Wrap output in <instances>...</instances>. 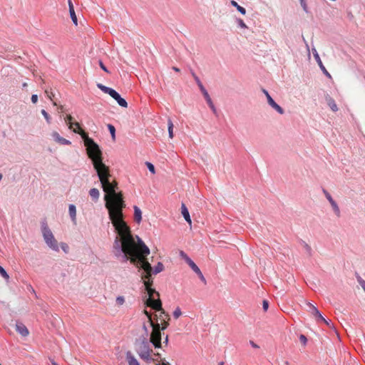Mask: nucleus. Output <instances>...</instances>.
<instances>
[{"label": "nucleus", "mask_w": 365, "mask_h": 365, "mask_svg": "<svg viewBox=\"0 0 365 365\" xmlns=\"http://www.w3.org/2000/svg\"><path fill=\"white\" fill-rule=\"evenodd\" d=\"M251 344H252V346L253 347H255V348H258V347H259L257 344H255L254 342H252V341L251 342Z\"/></svg>", "instance_id": "nucleus-53"}, {"label": "nucleus", "mask_w": 365, "mask_h": 365, "mask_svg": "<svg viewBox=\"0 0 365 365\" xmlns=\"http://www.w3.org/2000/svg\"><path fill=\"white\" fill-rule=\"evenodd\" d=\"M68 4L69 13H70V16L72 19V21L76 26H77L78 25V19H77V16L76 15L75 11H74V6H73V4L71 0H68Z\"/></svg>", "instance_id": "nucleus-14"}, {"label": "nucleus", "mask_w": 365, "mask_h": 365, "mask_svg": "<svg viewBox=\"0 0 365 365\" xmlns=\"http://www.w3.org/2000/svg\"><path fill=\"white\" fill-rule=\"evenodd\" d=\"M83 140L86 153L91 160L96 173L103 170L109 167L103 162V153L99 145L84 130L78 131Z\"/></svg>", "instance_id": "nucleus-3"}, {"label": "nucleus", "mask_w": 365, "mask_h": 365, "mask_svg": "<svg viewBox=\"0 0 365 365\" xmlns=\"http://www.w3.org/2000/svg\"><path fill=\"white\" fill-rule=\"evenodd\" d=\"M301 6H302L303 9H304L306 12H307V11H307V4H306L305 1L301 3Z\"/></svg>", "instance_id": "nucleus-48"}, {"label": "nucleus", "mask_w": 365, "mask_h": 365, "mask_svg": "<svg viewBox=\"0 0 365 365\" xmlns=\"http://www.w3.org/2000/svg\"><path fill=\"white\" fill-rule=\"evenodd\" d=\"M230 4L232 6H235L242 14L245 15L246 14V9L244 7L240 6L235 1L232 0Z\"/></svg>", "instance_id": "nucleus-22"}, {"label": "nucleus", "mask_w": 365, "mask_h": 365, "mask_svg": "<svg viewBox=\"0 0 365 365\" xmlns=\"http://www.w3.org/2000/svg\"><path fill=\"white\" fill-rule=\"evenodd\" d=\"M206 101L208 103L210 108L212 110V111L214 113H215L216 112V109H215V106H214V104H213L210 97L209 98L206 99Z\"/></svg>", "instance_id": "nucleus-38"}, {"label": "nucleus", "mask_w": 365, "mask_h": 365, "mask_svg": "<svg viewBox=\"0 0 365 365\" xmlns=\"http://www.w3.org/2000/svg\"><path fill=\"white\" fill-rule=\"evenodd\" d=\"M143 313H144V314L146 315V317H148V322H149V323H150V325H151V323H155V322H154V319H153V317H152V314H151L150 312H148L147 310L144 309V310H143Z\"/></svg>", "instance_id": "nucleus-31"}, {"label": "nucleus", "mask_w": 365, "mask_h": 365, "mask_svg": "<svg viewBox=\"0 0 365 365\" xmlns=\"http://www.w3.org/2000/svg\"><path fill=\"white\" fill-rule=\"evenodd\" d=\"M182 315V312L179 307H177L173 312V317L178 319Z\"/></svg>", "instance_id": "nucleus-34"}, {"label": "nucleus", "mask_w": 365, "mask_h": 365, "mask_svg": "<svg viewBox=\"0 0 365 365\" xmlns=\"http://www.w3.org/2000/svg\"><path fill=\"white\" fill-rule=\"evenodd\" d=\"M31 101L33 103H36L38 101V96L36 94L31 96Z\"/></svg>", "instance_id": "nucleus-45"}, {"label": "nucleus", "mask_w": 365, "mask_h": 365, "mask_svg": "<svg viewBox=\"0 0 365 365\" xmlns=\"http://www.w3.org/2000/svg\"><path fill=\"white\" fill-rule=\"evenodd\" d=\"M195 272L198 275V277L201 279V281H202L205 284L206 283L205 278L204 277L200 269L198 268L196 271H195Z\"/></svg>", "instance_id": "nucleus-35"}, {"label": "nucleus", "mask_w": 365, "mask_h": 365, "mask_svg": "<svg viewBox=\"0 0 365 365\" xmlns=\"http://www.w3.org/2000/svg\"><path fill=\"white\" fill-rule=\"evenodd\" d=\"M323 192L324 193V195H325L327 199L328 200V201L329 202V203L331 202L332 201H334L331 195L326 190H324Z\"/></svg>", "instance_id": "nucleus-40"}, {"label": "nucleus", "mask_w": 365, "mask_h": 365, "mask_svg": "<svg viewBox=\"0 0 365 365\" xmlns=\"http://www.w3.org/2000/svg\"><path fill=\"white\" fill-rule=\"evenodd\" d=\"M108 128L112 135V138L114 140L115 139V128L113 125H110V124H108Z\"/></svg>", "instance_id": "nucleus-29"}, {"label": "nucleus", "mask_w": 365, "mask_h": 365, "mask_svg": "<svg viewBox=\"0 0 365 365\" xmlns=\"http://www.w3.org/2000/svg\"><path fill=\"white\" fill-rule=\"evenodd\" d=\"M163 343L165 345H168V335L165 337V340H164Z\"/></svg>", "instance_id": "nucleus-51"}, {"label": "nucleus", "mask_w": 365, "mask_h": 365, "mask_svg": "<svg viewBox=\"0 0 365 365\" xmlns=\"http://www.w3.org/2000/svg\"><path fill=\"white\" fill-rule=\"evenodd\" d=\"M115 302H116V304H117L118 306H119V307H120V306H122V305H123V304H124V303H125V297H123V296H119V297H118L116 298Z\"/></svg>", "instance_id": "nucleus-28"}, {"label": "nucleus", "mask_w": 365, "mask_h": 365, "mask_svg": "<svg viewBox=\"0 0 365 365\" xmlns=\"http://www.w3.org/2000/svg\"><path fill=\"white\" fill-rule=\"evenodd\" d=\"M317 322H322L324 323L325 324H327L329 327L332 328L331 322L330 320L325 319L323 317H322V319H319Z\"/></svg>", "instance_id": "nucleus-33"}, {"label": "nucleus", "mask_w": 365, "mask_h": 365, "mask_svg": "<svg viewBox=\"0 0 365 365\" xmlns=\"http://www.w3.org/2000/svg\"><path fill=\"white\" fill-rule=\"evenodd\" d=\"M16 330L17 332H19L23 336H26L29 334L28 329L22 323H17L16 324Z\"/></svg>", "instance_id": "nucleus-15"}, {"label": "nucleus", "mask_w": 365, "mask_h": 365, "mask_svg": "<svg viewBox=\"0 0 365 365\" xmlns=\"http://www.w3.org/2000/svg\"><path fill=\"white\" fill-rule=\"evenodd\" d=\"M164 269V265L162 262H158L157 265L153 268L152 273L153 272L155 274L161 272Z\"/></svg>", "instance_id": "nucleus-24"}, {"label": "nucleus", "mask_w": 365, "mask_h": 365, "mask_svg": "<svg viewBox=\"0 0 365 365\" xmlns=\"http://www.w3.org/2000/svg\"><path fill=\"white\" fill-rule=\"evenodd\" d=\"M168 125L169 137L170 138H173V123L170 120H168Z\"/></svg>", "instance_id": "nucleus-27"}, {"label": "nucleus", "mask_w": 365, "mask_h": 365, "mask_svg": "<svg viewBox=\"0 0 365 365\" xmlns=\"http://www.w3.org/2000/svg\"><path fill=\"white\" fill-rule=\"evenodd\" d=\"M42 234L43 239L47 244V245L53 249V250L58 251V245L55 239L52 232L48 228L47 224L46 222H43L42 225Z\"/></svg>", "instance_id": "nucleus-4"}, {"label": "nucleus", "mask_w": 365, "mask_h": 365, "mask_svg": "<svg viewBox=\"0 0 365 365\" xmlns=\"http://www.w3.org/2000/svg\"><path fill=\"white\" fill-rule=\"evenodd\" d=\"M238 23H239V25H240V27L245 28V29L247 28L246 24H245V22L242 19H239Z\"/></svg>", "instance_id": "nucleus-47"}, {"label": "nucleus", "mask_w": 365, "mask_h": 365, "mask_svg": "<svg viewBox=\"0 0 365 365\" xmlns=\"http://www.w3.org/2000/svg\"><path fill=\"white\" fill-rule=\"evenodd\" d=\"M145 165L147 166V168H148V170L152 173H155V167L154 165L151 163H149V162H146L145 163Z\"/></svg>", "instance_id": "nucleus-39"}, {"label": "nucleus", "mask_w": 365, "mask_h": 365, "mask_svg": "<svg viewBox=\"0 0 365 365\" xmlns=\"http://www.w3.org/2000/svg\"><path fill=\"white\" fill-rule=\"evenodd\" d=\"M330 204L332 207L333 210L334 211L335 214L336 215V216L339 217L340 216V210H339V207L338 205L336 204V202L334 200L331 202H330Z\"/></svg>", "instance_id": "nucleus-26"}, {"label": "nucleus", "mask_w": 365, "mask_h": 365, "mask_svg": "<svg viewBox=\"0 0 365 365\" xmlns=\"http://www.w3.org/2000/svg\"><path fill=\"white\" fill-rule=\"evenodd\" d=\"M28 86L27 83H23V87H26Z\"/></svg>", "instance_id": "nucleus-54"}, {"label": "nucleus", "mask_w": 365, "mask_h": 365, "mask_svg": "<svg viewBox=\"0 0 365 365\" xmlns=\"http://www.w3.org/2000/svg\"><path fill=\"white\" fill-rule=\"evenodd\" d=\"M121 250L131 264L144 271L141 277L148 294L145 302L146 305L154 310L161 309L162 302L160 299V294L155 289L152 288L153 267L147 259L148 255H150V249L140 238L136 236L135 238L124 240L121 243Z\"/></svg>", "instance_id": "nucleus-1"}, {"label": "nucleus", "mask_w": 365, "mask_h": 365, "mask_svg": "<svg viewBox=\"0 0 365 365\" xmlns=\"http://www.w3.org/2000/svg\"><path fill=\"white\" fill-rule=\"evenodd\" d=\"M53 106H57L56 103L55 101L53 102Z\"/></svg>", "instance_id": "nucleus-55"}, {"label": "nucleus", "mask_w": 365, "mask_h": 365, "mask_svg": "<svg viewBox=\"0 0 365 365\" xmlns=\"http://www.w3.org/2000/svg\"><path fill=\"white\" fill-rule=\"evenodd\" d=\"M110 96L113 98H114L118 102L119 106H120L121 107H123V108L128 107V103H127L126 101L124 98H121L120 96L119 95V93L117 91H115V90L112 92V93L110 94Z\"/></svg>", "instance_id": "nucleus-12"}, {"label": "nucleus", "mask_w": 365, "mask_h": 365, "mask_svg": "<svg viewBox=\"0 0 365 365\" xmlns=\"http://www.w3.org/2000/svg\"><path fill=\"white\" fill-rule=\"evenodd\" d=\"M155 355H156V356H160V354H159V353H157V354H155Z\"/></svg>", "instance_id": "nucleus-56"}, {"label": "nucleus", "mask_w": 365, "mask_h": 365, "mask_svg": "<svg viewBox=\"0 0 365 365\" xmlns=\"http://www.w3.org/2000/svg\"><path fill=\"white\" fill-rule=\"evenodd\" d=\"M180 255L185 260V262L189 264V266L194 272L199 268L196 265V264L183 251H181Z\"/></svg>", "instance_id": "nucleus-13"}, {"label": "nucleus", "mask_w": 365, "mask_h": 365, "mask_svg": "<svg viewBox=\"0 0 365 365\" xmlns=\"http://www.w3.org/2000/svg\"><path fill=\"white\" fill-rule=\"evenodd\" d=\"M137 352L139 355V356L146 361H148L151 360V353L153 352V350L150 348L148 341L146 339H143L140 344Z\"/></svg>", "instance_id": "nucleus-6"}, {"label": "nucleus", "mask_w": 365, "mask_h": 365, "mask_svg": "<svg viewBox=\"0 0 365 365\" xmlns=\"http://www.w3.org/2000/svg\"><path fill=\"white\" fill-rule=\"evenodd\" d=\"M181 212L186 222H188L190 225H191L192 220L188 210L184 203H182L181 205Z\"/></svg>", "instance_id": "nucleus-17"}, {"label": "nucleus", "mask_w": 365, "mask_h": 365, "mask_svg": "<svg viewBox=\"0 0 365 365\" xmlns=\"http://www.w3.org/2000/svg\"><path fill=\"white\" fill-rule=\"evenodd\" d=\"M192 76L193 78L195 79V82L197 83L200 91H202L205 100L209 98L210 96L209 93H207V91H206V89L205 88V87L203 86V85L201 83L198 76L194 72H192Z\"/></svg>", "instance_id": "nucleus-10"}, {"label": "nucleus", "mask_w": 365, "mask_h": 365, "mask_svg": "<svg viewBox=\"0 0 365 365\" xmlns=\"http://www.w3.org/2000/svg\"><path fill=\"white\" fill-rule=\"evenodd\" d=\"M359 282L365 292V281L363 279H361V280H359Z\"/></svg>", "instance_id": "nucleus-49"}, {"label": "nucleus", "mask_w": 365, "mask_h": 365, "mask_svg": "<svg viewBox=\"0 0 365 365\" xmlns=\"http://www.w3.org/2000/svg\"><path fill=\"white\" fill-rule=\"evenodd\" d=\"M314 58L315 59L317 60L320 68L322 69V71H323V73L329 78H331V74L327 71V70L326 69V68L324 67V66L323 65L321 59H320V57L319 56V54L317 53H314Z\"/></svg>", "instance_id": "nucleus-16"}, {"label": "nucleus", "mask_w": 365, "mask_h": 365, "mask_svg": "<svg viewBox=\"0 0 365 365\" xmlns=\"http://www.w3.org/2000/svg\"><path fill=\"white\" fill-rule=\"evenodd\" d=\"M61 247L62 250H63L65 252H68V246L67 245V244H66V243H61Z\"/></svg>", "instance_id": "nucleus-42"}, {"label": "nucleus", "mask_w": 365, "mask_h": 365, "mask_svg": "<svg viewBox=\"0 0 365 365\" xmlns=\"http://www.w3.org/2000/svg\"><path fill=\"white\" fill-rule=\"evenodd\" d=\"M73 120V117L71 115H68L66 118V121L68 123V128L70 129L73 128V123L71 122Z\"/></svg>", "instance_id": "nucleus-36"}, {"label": "nucleus", "mask_w": 365, "mask_h": 365, "mask_svg": "<svg viewBox=\"0 0 365 365\" xmlns=\"http://www.w3.org/2000/svg\"><path fill=\"white\" fill-rule=\"evenodd\" d=\"M45 93H46L48 98L52 101L53 98L54 97L53 92H48L47 90H46Z\"/></svg>", "instance_id": "nucleus-44"}, {"label": "nucleus", "mask_w": 365, "mask_h": 365, "mask_svg": "<svg viewBox=\"0 0 365 365\" xmlns=\"http://www.w3.org/2000/svg\"><path fill=\"white\" fill-rule=\"evenodd\" d=\"M173 69L175 71H176V72H180V71L178 67H175V66H173Z\"/></svg>", "instance_id": "nucleus-52"}, {"label": "nucleus", "mask_w": 365, "mask_h": 365, "mask_svg": "<svg viewBox=\"0 0 365 365\" xmlns=\"http://www.w3.org/2000/svg\"><path fill=\"white\" fill-rule=\"evenodd\" d=\"M102 188L106 192L104 200L106 207L108 210L109 218L111 220L118 235L120 237L121 243L127 239L135 238L132 235L130 227L123 220V210L125 207L123 193L116 192L118 182L115 180L110 181L111 177L110 169L106 168L97 173Z\"/></svg>", "instance_id": "nucleus-2"}, {"label": "nucleus", "mask_w": 365, "mask_h": 365, "mask_svg": "<svg viewBox=\"0 0 365 365\" xmlns=\"http://www.w3.org/2000/svg\"><path fill=\"white\" fill-rule=\"evenodd\" d=\"M158 311L160 312V313L155 314L154 319L156 320L155 322H158L160 324L161 329L165 330L169 326L170 317L162 307L161 309H158Z\"/></svg>", "instance_id": "nucleus-7"}, {"label": "nucleus", "mask_w": 365, "mask_h": 365, "mask_svg": "<svg viewBox=\"0 0 365 365\" xmlns=\"http://www.w3.org/2000/svg\"><path fill=\"white\" fill-rule=\"evenodd\" d=\"M68 212L69 215L74 223H76V206L74 205H70L68 207Z\"/></svg>", "instance_id": "nucleus-21"}, {"label": "nucleus", "mask_w": 365, "mask_h": 365, "mask_svg": "<svg viewBox=\"0 0 365 365\" xmlns=\"http://www.w3.org/2000/svg\"><path fill=\"white\" fill-rule=\"evenodd\" d=\"M126 360L128 361V365H140L138 360L135 358V356L131 354L130 351H128L126 353Z\"/></svg>", "instance_id": "nucleus-19"}, {"label": "nucleus", "mask_w": 365, "mask_h": 365, "mask_svg": "<svg viewBox=\"0 0 365 365\" xmlns=\"http://www.w3.org/2000/svg\"><path fill=\"white\" fill-rule=\"evenodd\" d=\"M307 305L308 307L307 311L314 317L316 321L319 319H322V314L315 306L310 302H307Z\"/></svg>", "instance_id": "nucleus-9"}, {"label": "nucleus", "mask_w": 365, "mask_h": 365, "mask_svg": "<svg viewBox=\"0 0 365 365\" xmlns=\"http://www.w3.org/2000/svg\"><path fill=\"white\" fill-rule=\"evenodd\" d=\"M51 136L52 138H53V140L59 143V144H61V145H71V142L68 140H66V138L61 137L58 133H57L56 131H53L52 133H51Z\"/></svg>", "instance_id": "nucleus-11"}, {"label": "nucleus", "mask_w": 365, "mask_h": 365, "mask_svg": "<svg viewBox=\"0 0 365 365\" xmlns=\"http://www.w3.org/2000/svg\"><path fill=\"white\" fill-rule=\"evenodd\" d=\"M73 125H75L76 128L73 129V131L76 133H78L80 135V133L78 132V131H81V130H83L81 127H80V124L78 123V122H76L74 123H73Z\"/></svg>", "instance_id": "nucleus-37"}, {"label": "nucleus", "mask_w": 365, "mask_h": 365, "mask_svg": "<svg viewBox=\"0 0 365 365\" xmlns=\"http://www.w3.org/2000/svg\"><path fill=\"white\" fill-rule=\"evenodd\" d=\"M133 209H134V220L138 224H140L142 220V212H141L140 209L136 205H135L133 207Z\"/></svg>", "instance_id": "nucleus-18"}, {"label": "nucleus", "mask_w": 365, "mask_h": 365, "mask_svg": "<svg viewBox=\"0 0 365 365\" xmlns=\"http://www.w3.org/2000/svg\"><path fill=\"white\" fill-rule=\"evenodd\" d=\"M98 87L102 91H103L104 93H108L110 96V94L112 93V92L114 91V89L111 88H108L106 86H103L102 84H98Z\"/></svg>", "instance_id": "nucleus-25"}, {"label": "nucleus", "mask_w": 365, "mask_h": 365, "mask_svg": "<svg viewBox=\"0 0 365 365\" xmlns=\"http://www.w3.org/2000/svg\"><path fill=\"white\" fill-rule=\"evenodd\" d=\"M41 114L43 115V117L45 118L46 122L49 124L51 123V117L50 115H48V113L45 110H41Z\"/></svg>", "instance_id": "nucleus-32"}, {"label": "nucleus", "mask_w": 365, "mask_h": 365, "mask_svg": "<svg viewBox=\"0 0 365 365\" xmlns=\"http://www.w3.org/2000/svg\"><path fill=\"white\" fill-rule=\"evenodd\" d=\"M219 365H223V362H221Z\"/></svg>", "instance_id": "nucleus-59"}, {"label": "nucleus", "mask_w": 365, "mask_h": 365, "mask_svg": "<svg viewBox=\"0 0 365 365\" xmlns=\"http://www.w3.org/2000/svg\"><path fill=\"white\" fill-rule=\"evenodd\" d=\"M152 331L150 336V341L155 348H160L162 346V334L163 331L158 322L151 323Z\"/></svg>", "instance_id": "nucleus-5"}, {"label": "nucleus", "mask_w": 365, "mask_h": 365, "mask_svg": "<svg viewBox=\"0 0 365 365\" xmlns=\"http://www.w3.org/2000/svg\"><path fill=\"white\" fill-rule=\"evenodd\" d=\"M99 66L104 71L108 73V71L101 61H99Z\"/></svg>", "instance_id": "nucleus-46"}, {"label": "nucleus", "mask_w": 365, "mask_h": 365, "mask_svg": "<svg viewBox=\"0 0 365 365\" xmlns=\"http://www.w3.org/2000/svg\"><path fill=\"white\" fill-rule=\"evenodd\" d=\"M262 307H263V309L264 311H267L268 309V307H269V303L267 300H264L263 301V303H262Z\"/></svg>", "instance_id": "nucleus-43"}, {"label": "nucleus", "mask_w": 365, "mask_h": 365, "mask_svg": "<svg viewBox=\"0 0 365 365\" xmlns=\"http://www.w3.org/2000/svg\"><path fill=\"white\" fill-rule=\"evenodd\" d=\"M169 365V363L168 361H166L165 359H162L160 360V361L159 362V364H158L157 365Z\"/></svg>", "instance_id": "nucleus-50"}, {"label": "nucleus", "mask_w": 365, "mask_h": 365, "mask_svg": "<svg viewBox=\"0 0 365 365\" xmlns=\"http://www.w3.org/2000/svg\"><path fill=\"white\" fill-rule=\"evenodd\" d=\"M299 341H300V342H301L303 345H304V346H305V345H306V344H307V337H306L304 335L301 334V335L299 336Z\"/></svg>", "instance_id": "nucleus-41"}, {"label": "nucleus", "mask_w": 365, "mask_h": 365, "mask_svg": "<svg viewBox=\"0 0 365 365\" xmlns=\"http://www.w3.org/2000/svg\"><path fill=\"white\" fill-rule=\"evenodd\" d=\"M262 91L267 97L269 105L274 110H276L279 114H283L284 110L281 106H279L277 103H275V101L272 99L269 93L265 89H263Z\"/></svg>", "instance_id": "nucleus-8"}, {"label": "nucleus", "mask_w": 365, "mask_h": 365, "mask_svg": "<svg viewBox=\"0 0 365 365\" xmlns=\"http://www.w3.org/2000/svg\"><path fill=\"white\" fill-rule=\"evenodd\" d=\"M0 274L6 279L8 280L9 279V276L6 272V270L0 266Z\"/></svg>", "instance_id": "nucleus-30"}, {"label": "nucleus", "mask_w": 365, "mask_h": 365, "mask_svg": "<svg viewBox=\"0 0 365 365\" xmlns=\"http://www.w3.org/2000/svg\"><path fill=\"white\" fill-rule=\"evenodd\" d=\"M52 364L53 365H56V364L54 361H53Z\"/></svg>", "instance_id": "nucleus-58"}, {"label": "nucleus", "mask_w": 365, "mask_h": 365, "mask_svg": "<svg viewBox=\"0 0 365 365\" xmlns=\"http://www.w3.org/2000/svg\"><path fill=\"white\" fill-rule=\"evenodd\" d=\"M300 1V4L303 1H304L305 0H299Z\"/></svg>", "instance_id": "nucleus-57"}, {"label": "nucleus", "mask_w": 365, "mask_h": 365, "mask_svg": "<svg viewBox=\"0 0 365 365\" xmlns=\"http://www.w3.org/2000/svg\"><path fill=\"white\" fill-rule=\"evenodd\" d=\"M89 195L94 200H97L99 197L100 192L97 188H92L89 191Z\"/></svg>", "instance_id": "nucleus-23"}, {"label": "nucleus", "mask_w": 365, "mask_h": 365, "mask_svg": "<svg viewBox=\"0 0 365 365\" xmlns=\"http://www.w3.org/2000/svg\"><path fill=\"white\" fill-rule=\"evenodd\" d=\"M327 101L328 106H329L332 111L336 112L338 110L337 105L332 98H331L330 96H327Z\"/></svg>", "instance_id": "nucleus-20"}]
</instances>
